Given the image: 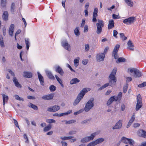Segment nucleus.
Returning a JSON list of instances; mask_svg holds the SVG:
<instances>
[{"mask_svg": "<svg viewBox=\"0 0 146 146\" xmlns=\"http://www.w3.org/2000/svg\"><path fill=\"white\" fill-rule=\"evenodd\" d=\"M120 38L123 40H124L127 39V37L124 36V35L123 33H120Z\"/></svg>", "mask_w": 146, "mask_h": 146, "instance_id": "45", "label": "nucleus"}, {"mask_svg": "<svg viewBox=\"0 0 146 146\" xmlns=\"http://www.w3.org/2000/svg\"><path fill=\"white\" fill-rule=\"evenodd\" d=\"M105 56V54L104 53H99L97 54L96 57L97 61L100 62L103 61Z\"/></svg>", "mask_w": 146, "mask_h": 146, "instance_id": "10", "label": "nucleus"}, {"mask_svg": "<svg viewBox=\"0 0 146 146\" xmlns=\"http://www.w3.org/2000/svg\"><path fill=\"white\" fill-rule=\"evenodd\" d=\"M8 71L12 76H15V74L11 70L9 69Z\"/></svg>", "mask_w": 146, "mask_h": 146, "instance_id": "64", "label": "nucleus"}, {"mask_svg": "<svg viewBox=\"0 0 146 146\" xmlns=\"http://www.w3.org/2000/svg\"><path fill=\"white\" fill-rule=\"evenodd\" d=\"M94 98H92L86 103L84 108V111L86 112L89 111L94 107Z\"/></svg>", "mask_w": 146, "mask_h": 146, "instance_id": "2", "label": "nucleus"}, {"mask_svg": "<svg viewBox=\"0 0 146 146\" xmlns=\"http://www.w3.org/2000/svg\"><path fill=\"white\" fill-rule=\"evenodd\" d=\"M144 130L143 129L139 130L137 131V134L139 136L141 137H143V135L144 132Z\"/></svg>", "mask_w": 146, "mask_h": 146, "instance_id": "30", "label": "nucleus"}, {"mask_svg": "<svg viewBox=\"0 0 146 146\" xmlns=\"http://www.w3.org/2000/svg\"><path fill=\"white\" fill-rule=\"evenodd\" d=\"M128 85V84L126 83V84L124 86L123 88V92L124 93H125L126 92L127 90Z\"/></svg>", "mask_w": 146, "mask_h": 146, "instance_id": "43", "label": "nucleus"}, {"mask_svg": "<svg viewBox=\"0 0 146 146\" xmlns=\"http://www.w3.org/2000/svg\"><path fill=\"white\" fill-rule=\"evenodd\" d=\"M129 139L125 137H123L121 139V141L123 143L125 144H128V142L129 141Z\"/></svg>", "mask_w": 146, "mask_h": 146, "instance_id": "28", "label": "nucleus"}, {"mask_svg": "<svg viewBox=\"0 0 146 146\" xmlns=\"http://www.w3.org/2000/svg\"><path fill=\"white\" fill-rule=\"evenodd\" d=\"M126 4L130 7H132L133 5V3L132 1H125Z\"/></svg>", "mask_w": 146, "mask_h": 146, "instance_id": "32", "label": "nucleus"}, {"mask_svg": "<svg viewBox=\"0 0 146 146\" xmlns=\"http://www.w3.org/2000/svg\"><path fill=\"white\" fill-rule=\"evenodd\" d=\"M80 60V58L78 57L77 58H76L74 60V63L75 67H77L79 64V61Z\"/></svg>", "mask_w": 146, "mask_h": 146, "instance_id": "33", "label": "nucleus"}, {"mask_svg": "<svg viewBox=\"0 0 146 146\" xmlns=\"http://www.w3.org/2000/svg\"><path fill=\"white\" fill-rule=\"evenodd\" d=\"M3 97V106H5V103H7L8 100V97L7 96L5 95L4 94H2Z\"/></svg>", "mask_w": 146, "mask_h": 146, "instance_id": "22", "label": "nucleus"}, {"mask_svg": "<svg viewBox=\"0 0 146 146\" xmlns=\"http://www.w3.org/2000/svg\"><path fill=\"white\" fill-rule=\"evenodd\" d=\"M55 76L57 81L60 84L61 86L63 88L64 86L63 84H62V80L60 78H59L57 75H55Z\"/></svg>", "mask_w": 146, "mask_h": 146, "instance_id": "27", "label": "nucleus"}, {"mask_svg": "<svg viewBox=\"0 0 146 146\" xmlns=\"http://www.w3.org/2000/svg\"><path fill=\"white\" fill-rule=\"evenodd\" d=\"M9 14L7 11H5L3 12L2 15V18L4 21H7L8 20Z\"/></svg>", "mask_w": 146, "mask_h": 146, "instance_id": "19", "label": "nucleus"}, {"mask_svg": "<svg viewBox=\"0 0 146 146\" xmlns=\"http://www.w3.org/2000/svg\"><path fill=\"white\" fill-rule=\"evenodd\" d=\"M121 109L122 111H124L125 109V106L124 104H122L121 105Z\"/></svg>", "mask_w": 146, "mask_h": 146, "instance_id": "60", "label": "nucleus"}, {"mask_svg": "<svg viewBox=\"0 0 146 146\" xmlns=\"http://www.w3.org/2000/svg\"><path fill=\"white\" fill-rule=\"evenodd\" d=\"M60 108V107L59 106L54 105L48 108L47 110L50 112H54L59 110Z\"/></svg>", "mask_w": 146, "mask_h": 146, "instance_id": "9", "label": "nucleus"}, {"mask_svg": "<svg viewBox=\"0 0 146 146\" xmlns=\"http://www.w3.org/2000/svg\"><path fill=\"white\" fill-rule=\"evenodd\" d=\"M120 47V45L118 44H116L115 47L113 51V52H117Z\"/></svg>", "mask_w": 146, "mask_h": 146, "instance_id": "34", "label": "nucleus"}, {"mask_svg": "<svg viewBox=\"0 0 146 146\" xmlns=\"http://www.w3.org/2000/svg\"><path fill=\"white\" fill-rule=\"evenodd\" d=\"M126 61L125 59L123 57L118 58L116 61L117 63H119L121 62H125Z\"/></svg>", "mask_w": 146, "mask_h": 146, "instance_id": "31", "label": "nucleus"}, {"mask_svg": "<svg viewBox=\"0 0 146 146\" xmlns=\"http://www.w3.org/2000/svg\"><path fill=\"white\" fill-rule=\"evenodd\" d=\"M38 75L39 80L40 84L42 86L44 85V78L42 75L39 72H38Z\"/></svg>", "mask_w": 146, "mask_h": 146, "instance_id": "17", "label": "nucleus"}, {"mask_svg": "<svg viewBox=\"0 0 146 146\" xmlns=\"http://www.w3.org/2000/svg\"><path fill=\"white\" fill-rule=\"evenodd\" d=\"M85 19H82V22L80 26L81 27L83 28L84 27L85 23Z\"/></svg>", "mask_w": 146, "mask_h": 146, "instance_id": "56", "label": "nucleus"}, {"mask_svg": "<svg viewBox=\"0 0 146 146\" xmlns=\"http://www.w3.org/2000/svg\"><path fill=\"white\" fill-rule=\"evenodd\" d=\"M55 71L59 73L61 76H63L64 74V72L61 67L58 65L55 66Z\"/></svg>", "mask_w": 146, "mask_h": 146, "instance_id": "13", "label": "nucleus"}, {"mask_svg": "<svg viewBox=\"0 0 146 146\" xmlns=\"http://www.w3.org/2000/svg\"><path fill=\"white\" fill-rule=\"evenodd\" d=\"M88 62V60L87 59L84 60L82 61V64L84 65H86Z\"/></svg>", "mask_w": 146, "mask_h": 146, "instance_id": "61", "label": "nucleus"}, {"mask_svg": "<svg viewBox=\"0 0 146 146\" xmlns=\"http://www.w3.org/2000/svg\"><path fill=\"white\" fill-rule=\"evenodd\" d=\"M98 12V9L97 8H96L94 9L93 13V16H97L98 15L97 13Z\"/></svg>", "mask_w": 146, "mask_h": 146, "instance_id": "49", "label": "nucleus"}, {"mask_svg": "<svg viewBox=\"0 0 146 146\" xmlns=\"http://www.w3.org/2000/svg\"><path fill=\"white\" fill-rule=\"evenodd\" d=\"M23 137L25 139H26L25 142L27 143H29V139L26 134H24L23 135Z\"/></svg>", "mask_w": 146, "mask_h": 146, "instance_id": "54", "label": "nucleus"}, {"mask_svg": "<svg viewBox=\"0 0 146 146\" xmlns=\"http://www.w3.org/2000/svg\"><path fill=\"white\" fill-rule=\"evenodd\" d=\"M13 120L14 121V124H15V126L17 127H18L19 129V125H18V123L17 121L15 119H13Z\"/></svg>", "mask_w": 146, "mask_h": 146, "instance_id": "58", "label": "nucleus"}, {"mask_svg": "<svg viewBox=\"0 0 146 146\" xmlns=\"http://www.w3.org/2000/svg\"><path fill=\"white\" fill-rule=\"evenodd\" d=\"M6 1H1V6L3 7H6Z\"/></svg>", "mask_w": 146, "mask_h": 146, "instance_id": "44", "label": "nucleus"}, {"mask_svg": "<svg viewBox=\"0 0 146 146\" xmlns=\"http://www.w3.org/2000/svg\"><path fill=\"white\" fill-rule=\"evenodd\" d=\"M116 82V80H114V81L113 80V81L112 80H109V83L110 86H112L115 85Z\"/></svg>", "mask_w": 146, "mask_h": 146, "instance_id": "40", "label": "nucleus"}, {"mask_svg": "<svg viewBox=\"0 0 146 146\" xmlns=\"http://www.w3.org/2000/svg\"><path fill=\"white\" fill-rule=\"evenodd\" d=\"M146 86V82H144L138 85V87L139 88H142Z\"/></svg>", "mask_w": 146, "mask_h": 146, "instance_id": "53", "label": "nucleus"}, {"mask_svg": "<svg viewBox=\"0 0 146 146\" xmlns=\"http://www.w3.org/2000/svg\"><path fill=\"white\" fill-rule=\"evenodd\" d=\"M130 72L131 73L134 72V77H140L142 76V74L139 70L136 68H133L130 69Z\"/></svg>", "mask_w": 146, "mask_h": 146, "instance_id": "6", "label": "nucleus"}, {"mask_svg": "<svg viewBox=\"0 0 146 146\" xmlns=\"http://www.w3.org/2000/svg\"><path fill=\"white\" fill-rule=\"evenodd\" d=\"M97 144V143H96L95 141H94L89 143L88 145L87 146H94Z\"/></svg>", "mask_w": 146, "mask_h": 146, "instance_id": "47", "label": "nucleus"}, {"mask_svg": "<svg viewBox=\"0 0 146 146\" xmlns=\"http://www.w3.org/2000/svg\"><path fill=\"white\" fill-rule=\"evenodd\" d=\"M78 28L79 27H77L74 30V34L76 36H78L80 35Z\"/></svg>", "mask_w": 146, "mask_h": 146, "instance_id": "38", "label": "nucleus"}, {"mask_svg": "<svg viewBox=\"0 0 146 146\" xmlns=\"http://www.w3.org/2000/svg\"><path fill=\"white\" fill-rule=\"evenodd\" d=\"M54 97V94H50L47 95H45L42 96V99L45 100H49L52 99Z\"/></svg>", "mask_w": 146, "mask_h": 146, "instance_id": "14", "label": "nucleus"}, {"mask_svg": "<svg viewBox=\"0 0 146 146\" xmlns=\"http://www.w3.org/2000/svg\"><path fill=\"white\" fill-rule=\"evenodd\" d=\"M76 121L75 120H70L68 121H66L65 123L66 124H70V123H73L75 122Z\"/></svg>", "mask_w": 146, "mask_h": 146, "instance_id": "46", "label": "nucleus"}, {"mask_svg": "<svg viewBox=\"0 0 146 146\" xmlns=\"http://www.w3.org/2000/svg\"><path fill=\"white\" fill-rule=\"evenodd\" d=\"M28 106L33 108L34 110H38V108L36 106L33 104L31 103H29L28 104Z\"/></svg>", "mask_w": 146, "mask_h": 146, "instance_id": "26", "label": "nucleus"}, {"mask_svg": "<svg viewBox=\"0 0 146 146\" xmlns=\"http://www.w3.org/2000/svg\"><path fill=\"white\" fill-rule=\"evenodd\" d=\"M66 66L72 72H75V71L71 67V66L70 65L68 64H66Z\"/></svg>", "mask_w": 146, "mask_h": 146, "instance_id": "57", "label": "nucleus"}, {"mask_svg": "<svg viewBox=\"0 0 146 146\" xmlns=\"http://www.w3.org/2000/svg\"><path fill=\"white\" fill-rule=\"evenodd\" d=\"M104 141V139L103 138H100L98 139L95 140L97 144H99L103 142Z\"/></svg>", "mask_w": 146, "mask_h": 146, "instance_id": "35", "label": "nucleus"}, {"mask_svg": "<svg viewBox=\"0 0 146 146\" xmlns=\"http://www.w3.org/2000/svg\"><path fill=\"white\" fill-rule=\"evenodd\" d=\"M91 120V119H88L86 120H84L81 122V123L82 124L86 123L88 121H90Z\"/></svg>", "mask_w": 146, "mask_h": 146, "instance_id": "52", "label": "nucleus"}, {"mask_svg": "<svg viewBox=\"0 0 146 146\" xmlns=\"http://www.w3.org/2000/svg\"><path fill=\"white\" fill-rule=\"evenodd\" d=\"M51 128V125L49 124L47 126L45 127L44 129V131H47L50 130Z\"/></svg>", "mask_w": 146, "mask_h": 146, "instance_id": "36", "label": "nucleus"}, {"mask_svg": "<svg viewBox=\"0 0 146 146\" xmlns=\"http://www.w3.org/2000/svg\"><path fill=\"white\" fill-rule=\"evenodd\" d=\"M117 69L116 68H114L113 69L111 74L109 76V80H112L113 81L116 80L115 77V76L116 74Z\"/></svg>", "mask_w": 146, "mask_h": 146, "instance_id": "11", "label": "nucleus"}, {"mask_svg": "<svg viewBox=\"0 0 146 146\" xmlns=\"http://www.w3.org/2000/svg\"><path fill=\"white\" fill-rule=\"evenodd\" d=\"M97 135L96 132L94 133L91 134L90 136H86L82 138L80 141L82 143H87L90 141L93 140L94 138Z\"/></svg>", "mask_w": 146, "mask_h": 146, "instance_id": "3", "label": "nucleus"}, {"mask_svg": "<svg viewBox=\"0 0 146 146\" xmlns=\"http://www.w3.org/2000/svg\"><path fill=\"white\" fill-rule=\"evenodd\" d=\"M122 120H119L115 124L113 127V129H119L121 128L122 127Z\"/></svg>", "mask_w": 146, "mask_h": 146, "instance_id": "12", "label": "nucleus"}, {"mask_svg": "<svg viewBox=\"0 0 146 146\" xmlns=\"http://www.w3.org/2000/svg\"><path fill=\"white\" fill-rule=\"evenodd\" d=\"M132 80V79L131 77H127L126 78V82H129Z\"/></svg>", "mask_w": 146, "mask_h": 146, "instance_id": "63", "label": "nucleus"}, {"mask_svg": "<svg viewBox=\"0 0 146 146\" xmlns=\"http://www.w3.org/2000/svg\"><path fill=\"white\" fill-rule=\"evenodd\" d=\"M128 144L131 146H133L135 144V142L132 139H129V141L128 142Z\"/></svg>", "mask_w": 146, "mask_h": 146, "instance_id": "37", "label": "nucleus"}, {"mask_svg": "<svg viewBox=\"0 0 146 146\" xmlns=\"http://www.w3.org/2000/svg\"><path fill=\"white\" fill-rule=\"evenodd\" d=\"M62 46L66 50L70 51V46L68 43V41L66 40H64L61 42Z\"/></svg>", "mask_w": 146, "mask_h": 146, "instance_id": "8", "label": "nucleus"}, {"mask_svg": "<svg viewBox=\"0 0 146 146\" xmlns=\"http://www.w3.org/2000/svg\"><path fill=\"white\" fill-rule=\"evenodd\" d=\"M117 34L118 32L116 30H114L113 31V36L116 38H117Z\"/></svg>", "mask_w": 146, "mask_h": 146, "instance_id": "55", "label": "nucleus"}, {"mask_svg": "<svg viewBox=\"0 0 146 146\" xmlns=\"http://www.w3.org/2000/svg\"><path fill=\"white\" fill-rule=\"evenodd\" d=\"M56 89V87L54 85H52L50 86L49 89L50 91H54Z\"/></svg>", "mask_w": 146, "mask_h": 146, "instance_id": "42", "label": "nucleus"}, {"mask_svg": "<svg viewBox=\"0 0 146 146\" xmlns=\"http://www.w3.org/2000/svg\"><path fill=\"white\" fill-rule=\"evenodd\" d=\"M136 20L135 17H131L125 19L123 22L126 25H131Z\"/></svg>", "mask_w": 146, "mask_h": 146, "instance_id": "7", "label": "nucleus"}, {"mask_svg": "<svg viewBox=\"0 0 146 146\" xmlns=\"http://www.w3.org/2000/svg\"><path fill=\"white\" fill-rule=\"evenodd\" d=\"M25 44L26 45L27 49L28 50L29 49L30 44L29 41V39L28 38H25Z\"/></svg>", "mask_w": 146, "mask_h": 146, "instance_id": "29", "label": "nucleus"}, {"mask_svg": "<svg viewBox=\"0 0 146 146\" xmlns=\"http://www.w3.org/2000/svg\"><path fill=\"white\" fill-rule=\"evenodd\" d=\"M115 52H113L112 55L114 56V58L115 59H116L118 57L117 52H115Z\"/></svg>", "mask_w": 146, "mask_h": 146, "instance_id": "59", "label": "nucleus"}, {"mask_svg": "<svg viewBox=\"0 0 146 146\" xmlns=\"http://www.w3.org/2000/svg\"><path fill=\"white\" fill-rule=\"evenodd\" d=\"M117 100V98L113 96L111 97L108 100L107 103V106L110 105L113 101H116Z\"/></svg>", "mask_w": 146, "mask_h": 146, "instance_id": "15", "label": "nucleus"}, {"mask_svg": "<svg viewBox=\"0 0 146 146\" xmlns=\"http://www.w3.org/2000/svg\"><path fill=\"white\" fill-rule=\"evenodd\" d=\"M135 118V115L134 113L133 114V115L131 117V118L129 120V123L132 124V123L134 121Z\"/></svg>", "mask_w": 146, "mask_h": 146, "instance_id": "39", "label": "nucleus"}, {"mask_svg": "<svg viewBox=\"0 0 146 146\" xmlns=\"http://www.w3.org/2000/svg\"><path fill=\"white\" fill-rule=\"evenodd\" d=\"M80 82V80L78 78H75L72 79L70 81V84L72 85L74 84H76Z\"/></svg>", "mask_w": 146, "mask_h": 146, "instance_id": "23", "label": "nucleus"}, {"mask_svg": "<svg viewBox=\"0 0 146 146\" xmlns=\"http://www.w3.org/2000/svg\"><path fill=\"white\" fill-rule=\"evenodd\" d=\"M15 9V4L12 3L11 7V11L12 12H14Z\"/></svg>", "mask_w": 146, "mask_h": 146, "instance_id": "50", "label": "nucleus"}, {"mask_svg": "<svg viewBox=\"0 0 146 146\" xmlns=\"http://www.w3.org/2000/svg\"><path fill=\"white\" fill-rule=\"evenodd\" d=\"M88 31V26L87 25H85L84 26V33H86Z\"/></svg>", "mask_w": 146, "mask_h": 146, "instance_id": "62", "label": "nucleus"}, {"mask_svg": "<svg viewBox=\"0 0 146 146\" xmlns=\"http://www.w3.org/2000/svg\"><path fill=\"white\" fill-rule=\"evenodd\" d=\"M46 73L49 78L53 80H54L55 79L54 77L53 76L52 73L50 71L48 70L46 71Z\"/></svg>", "mask_w": 146, "mask_h": 146, "instance_id": "25", "label": "nucleus"}, {"mask_svg": "<svg viewBox=\"0 0 146 146\" xmlns=\"http://www.w3.org/2000/svg\"><path fill=\"white\" fill-rule=\"evenodd\" d=\"M13 81L16 87L20 88L21 87V86L19 84L16 77H14L13 78Z\"/></svg>", "mask_w": 146, "mask_h": 146, "instance_id": "21", "label": "nucleus"}, {"mask_svg": "<svg viewBox=\"0 0 146 146\" xmlns=\"http://www.w3.org/2000/svg\"><path fill=\"white\" fill-rule=\"evenodd\" d=\"M15 26L14 24H12L9 29V33L10 35L13 36V32L14 30Z\"/></svg>", "mask_w": 146, "mask_h": 146, "instance_id": "16", "label": "nucleus"}, {"mask_svg": "<svg viewBox=\"0 0 146 146\" xmlns=\"http://www.w3.org/2000/svg\"><path fill=\"white\" fill-rule=\"evenodd\" d=\"M14 97L15 98V99L19 100V101H24L23 99L22 98H20L19 96L17 95H15L14 96Z\"/></svg>", "mask_w": 146, "mask_h": 146, "instance_id": "41", "label": "nucleus"}, {"mask_svg": "<svg viewBox=\"0 0 146 146\" xmlns=\"http://www.w3.org/2000/svg\"><path fill=\"white\" fill-rule=\"evenodd\" d=\"M137 103L136 104L135 110L138 111L143 106L142 99L141 95L139 94L137 97Z\"/></svg>", "mask_w": 146, "mask_h": 146, "instance_id": "5", "label": "nucleus"}, {"mask_svg": "<svg viewBox=\"0 0 146 146\" xmlns=\"http://www.w3.org/2000/svg\"><path fill=\"white\" fill-rule=\"evenodd\" d=\"M90 49V46L88 44H86L85 45V51L87 52Z\"/></svg>", "mask_w": 146, "mask_h": 146, "instance_id": "48", "label": "nucleus"}, {"mask_svg": "<svg viewBox=\"0 0 146 146\" xmlns=\"http://www.w3.org/2000/svg\"><path fill=\"white\" fill-rule=\"evenodd\" d=\"M46 121L47 122L49 123H55L56 122L55 120L52 119H47L46 120Z\"/></svg>", "mask_w": 146, "mask_h": 146, "instance_id": "51", "label": "nucleus"}, {"mask_svg": "<svg viewBox=\"0 0 146 146\" xmlns=\"http://www.w3.org/2000/svg\"><path fill=\"white\" fill-rule=\"evenodd\" d=\"M128 46L127 47V49H129L133 51L134 50L133 47L134 45L133 44L131 40H129L127 43Z\"/></svg>", "mask_w": 146, "mask_h": 146, "instance_id": "20", "label": "nucleus"}, {"mask_svg": "<svg viewBox=\"0 0 146 146\" xmlns=\"http://www.w3.org/2000/svg\"><path fill=\"white\" fill-rule=\"evenodd\" d=\"M23 76L24 77L27 78H31L32 76V73L29 72H24Z\"/></svg>", "mask_w": 146, "mask_h": 146, "instance_id": "24", "label": "nucleus"}, {"mask_svg": "<svg viewBox=\"0 0 146 146\" xmlns=\"http://www.w3.org/2000/svg\"><path fill=\"white\" fill-rule=\"evenodd\" d=\"M114 22L113 19L110 20L109 21V23L108 25V29H112L114 27Z\"/></svg>", "mask_w": 146, "mask_h": 146, "instance_id": "18", "label": "nucleus"}, {"mask_svg": "<svg viewBox=\"0 0 146 146\" xmlns=\"http://www.w3.org/2000/svg\"><path fill=\"white\" fill-rule=\"evenodd\" d=\"M97 30L96 33L97 34H100L102 30V28L104 26V23L103 21L101 20L98 19V23L96 24Z\"/></svg>", "mask_w": 146, "mask_h": 146, "instance_id": "4", "label": "nucleus"}, {"mask_svg": "<svg viewBox=\"0 0 146 146\" xmlns=\"http://www.w3.org/2000/svg\"><path fill=\"white\" fill-rule=\"evenodd\" d=\"M87 91L86 89L85 88H84L80 92L77 96L76 99L73 102V105L74 106H76L79 103L85 95V92Z\"/></svg>", "mask_w": 146, "mask_h": 146, "instance_id": "1", "label": "nucleus"}]
</instances>
